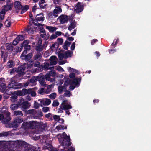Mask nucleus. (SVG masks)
<instances>
[{
	"label": "nucleus",
	"instance_id": "nucleus-7",
	"mask_svg": "<svg viewBox=\"0 0 151 151\" xmlns=\"http://www.w3.org/2000/svg\"><path fill=\"white\" fill-rule=\"evenodd\" d=\"M3 119V122L5 123H7L11 120V118L10 116V113H7L6 114V117L4 118V116L3 114H0V121Z\"/></svg>",
	"mask_w": 151,
	"mask_h": 151
},
{
	"label": "nucleus",
	"instance_id": "nucleus-49",
	"mask_svg": "<svg viewBox=\"0 0 151 151\" xmlns=\"http://www.w3.org/2000/svg\"><path fill=\"white\" fill-rule=\"evenodd\" d=\"M22 49V45L19 47H17L16 48H15L14 49L16 50V52L17 53L18 52H20Z\"/></svg>",
	"mask_w": 151,
	"mask_h": 151
},
{
	"label": "nucleus",
	"instance_id": "nucleus-60",
	"mask_svg": "<svg viewBox=\"0 0 151 151\" xmlns=\"http://www.w3.org/2000/svg\"><path fill=\"white\" fill-rule=\"evenodd\" d=\"M4 24L6 27H9L11 25V22L10 21H9L8 20H7L5 22Z\"/></svg>",
	"mask_w": 151,
	"mask_h": 151
},
{
	"label": "nucleus",
	"instance_id": "nucleus-30",
	"mask_svg": "<svg viewBox=\"0 0 151 151\" xmlns=\"http://www.w3.org/2000/svg\"><path fill=\"white\" fill-rule=\"evenodd\" d=\"M49 18H55L58 17V15H55L52 12H50L48 14Z\"/></svg>",
	"mask_w": 151,
	"mask_h": 151
},
{
	"label": "nucleus",
	"instance_id": "nucleus-20",
	"mask_svg": "<svg viewBox=\"0 0 151 151\" xmlns=\"http://www.w3.org/2000/svg\"><path fill=\"white\" fill-rule=\"evenodd\" d=\"M62 9L59 6H56L53 12L55 15H58L59 13L61 12Z\"/></svg>",
	"mask_w": 151,
	"mask_h": 151
},
{
	"label": "nucleus",
	"instance_id": "nucleus-14",
	"mask_svg": "<svg viewBox=\"0 0 151 151\" xmlns=\"http://www.w3.org/2000/svg\"><path fill=\"white\" fill-rule=\"evenodd\" d=\"M43 53L40 52H38L34 56L33 59L34 60H40L42 58Z\"/></svg>",
	"mask_w": 151,
	"mask_h": 151
},
{
	"label": "nucleus",
	"instance_id": "nucleus-8",
	"mask_svg": "<svg viewBox=\"0 0 151 151\" xmlns=\"http://www.w3.org/2000/svg\"><path fill=\"white\" fill-rule=\"evenodd\" d=\"M58 19H59L60 23L63 24L68 22V18L67 16L65 15H62L60 16Z\"/></svg>",
	"mask_w": 151,
	"mask_h": 151
},
{
	"label": "nucleus",
	"instance_id": "nucleus-10",
	"mask_svg": "<svg viewBox=\"0 0 151 151\" xmlns=\"http://www.w3.org/2000/svg\"><path fill=\"white\" fill-rule=\"evenodd\" d=\"M14 7L16 9V12L18 13L20 10L22 9V5L21 4L19 1H16L14 3Z\"/></svg>",
	"mask_w": 151,
	"mask_h": 151
},
{
	"label": "nucleus",
	"instance_id": "nucleus-56",
	"mask_svg": "<svg viewBox=\"0 0 151 151\" xmlns=\"http://www.w3.org/2000/svg\"><path fill=\"white\" fill-rule=\"evenodd\" d=\"M42 110L43 112H47L49 111V108L47 107H44L42 108Z\"/></svg>",
	"mask_w": 151,
	"mask_h": 151
},
{
	"label": "nucleus",
	"instance_id": "nucleus-26",
	"mask_svg": "<svg viewBox=\"0 0 151 151\" xmlns=\"http://www.w3.org/2000/svg\"><path fill=\"white\" fill-rule=\"evenodd\" d=\"M17 82L15 81L13 79L11 78L10 83L9 84V85L10 86V88H12L16 84H17Z\"/></svg>",
	"mask_w": 151,
	"mask_h": 151
},
{
	"label": "nucleus",
	"instance_id": "nucleus-2",
	"mask_svg": "<svg viewBox=\"0 0 151 151\" xmlns=\"http://www.w3.org/2000/svg\"><path fill=\"white\" fill-rule=\"evenodd\" d=\"M37 127L36 123L34 121L24 122L22 125L21 127L25 130L33 129Z\"/></svg>",
	"mask_w": 151,
	"mask_h": 151
},
{
	"label": "nucleus",
	"instance_id": "nucleus-53",
	"mask_svg": "<svg viewBox=\"0 0 151 151\" xmlns=\"http://www.w3.org/2000/svg\"><path fill=\"white\" fill-rule=\"evenodd\" d=\"M56 96V94L55 93H53L49 95V97L52 99H55Z\"/></svg>",
	"mask_w": 151,
	"mask_h": 151
},
{
	"label": "nucleus",
	"instance_id": "nucleus-33",
	"mask_svg": "<svg viewBox=\"0 0 151 151\" xmlns=\"http://www.w3.org/2000/svg\"><path fill=\"white\" fill-rule=\"evenodd\" d=\"M19 42L20 41H23L24 39V38L23 35H17L16 38Z\"/></svg>",
	"mask_w": 151,
	"mask_h": 151
},
{
	"label": "nucleus",
	"instance_id": "nucleus-54",
	"mask_svg": "<svg viewBox=\"0 0 151 151\" xmlns=\"http://www.w3.org/2000/svg\"><path fill=\"white\" fill-rule=\"evenodd\" d=\"M51 103V101L50 99L46 98L45 99V104L46 105H50Z\"/></svg>",
	"mask_w": 151,
	"mask_h": 151
},
{
	"label": "nucleus",
	"instance_id": "nucleus-48",
	"mask_svg": "<svg viewBox=\"0 0 151 151\" xmlns=\"http://www.w3.org/2000/svg\"><path fill=\"white\" fill-rule=\"evenodd\" d=\"M19 125L16 123H14L13 122V123H11L10 125H9V127H12L14 129H17Z\"/></svg>",
	"mask_w": 151,
	"mask_h": 151
},
{
	"label": "nucleus",
	"instance_id": "nucleus-32",
	"mask_svg": "<svg viewBox=\"0 0 151 151\" xmlns=\"http://www.w3.org/2000/svg\"><path fill=\"white\" fill-rule=\"evenodd\" d=\"M63 109L65 110H68L69 109H72V106L70 104H67L65 105H64L63 106Z\"/></svg>",
	"mask_w": 151,
	"mask_h": 151
},
{
	"label": "nucleus",
	"instance_id": "nucleus-64",
	"mask_svg": "<svg viewBox=\"0 0 151 151\" xmlns=\"http://www.w3.org/2000/svg\"><path fill=\"white\" fill-rule=\"evenodd\" d=\"M69 77L70 78H73L75 77V74L73 73H71L69 75Z\"/></svg>",
	"mask_w": 151,
	"mask_h": 151
},
{
	"label": "nucleus",
	"instance_id": "nucleus-11",
	"mask_svg": "<svg viewBox=\"0 0 151 151\" xmlns=\"http://www.w3.org/2000/svg\"><path fill=\"white\" fill-rule=\"evenodd\" d=\"M37 77L38 78V81L40 84L42 86H45L46 84L45 82V79L44 76H41L40 75H39Z\"/></svg>",
	"mask_w": 151,
	"mask_h": 151
},
{
	"label": "nucleus",
	"instance_id": "nucleus-22",
	"mask_svg": "<svg viewBox=\"0 0 151 151\" xmlns=\"http://www.w3.org/2000/svg\"><path fill=\"white\" fill-rule=\"evenodd\" d=\"M29 6L28 5H25L24 6H22V9H21V12L20 14H22L26 12L29 8Z\"/></svg>",
	"mask_w": 151,
	"mask_h": 151
},
{
	"label": "nucleus",
	"instance_id": "nucleus-61",
	"mask_svg": "<svg viewBox=\"0 0 151 151\" xmlns=\"http://www.w3.org/2000/svg\"><path fill=\"white\" fill-rule=\"evenodd\" d=\"M42 47H40V46H37L35 48L36 50L37 51V52H40V51H42Z\"/></svg>",
	"mask_w": 151,
	"mask_h": 151
},
{
	"label": "nucleus",
	"instance_id": "nucleus-18",
	"mask_svg": "<svg viewBox=\"0 0 151 151\" xmlns=\"http://www.w3.org/2000/svg\"><path fill=\"white\" fill-rule=\"evenodd\" d=\"M32 56V53H29L27 55L24 56L22 58L23 59L25 60L26 61H29L30 62V60Z\"/></svg>",
	"mask_w": 151,
	"mask_h": 151
},
{
	"label": "nucleus",
	"instance_id": "nucleus-1",
	"mask_svg": "<svg viewBox=\"0 0 151 151\" xmlns=\"http://www.w3.org/2000/svg\"><path fill=\"white\" fill-rule=\"evenodd\" d=\"M12 145L11 148H14L16 151H24L25 147L27 146L28 143L23 141H17V142L9 141Z\"/></svg>",
	"mask_w": 151,
	"mask_h": 151
},
{
	"label": "nucleus",
	"instance_id": "nucleus-55",
	"mask_svg": "<svg viewBox=\"0 0 151 151\" xmlns=\"http://www.w3.org/2000/svg\"><path fill=\"white\" fill-rule=\"evenodd\" d=\"M33 61H30V62H29V63H27V67L31 68L33 67Z\"/></svg>",
	"mask_w": 151,
	"mask_h": 151
},
{
	"label": "nucleus",
	"instance_id": "nucleus-25",
	"mask_svg": "<svg viewBox=\"0 0 151 151\" xmlns=\"http://www.w3.org/2000/svg\"><path fill=\"white\" fill-rule=\"evenodd\" d=\"M76 27V23L74 21L71 23L68 28V29L69 31H71L72 29L75 28Z\"/></svg>",
	"mask_w": 151,
	"mask_h": 151
},
{
	"label": "nucleus",
	"instance_id": "nucleus-3",
	"mask_svg": "<svg viewBox=\"0 0 151 151\" xmlns=\"http://www.w3.org/2000/svg\"><path fill=\"white\" fill-rule=\"evenodd\" d=\"M18 104L19 105L21 106L22 110L24 111H26L25 109L29 107V103L28 101H26L23 98L20 99Z\"/></svg>",
	"mask_w": 151,
	"mask_h": 151
},
{
	"label": "nucleus",
	"instance_id": "nucleus-62",
	"mask_svg": "<svg viewBox=\"0 0 151 151\" xmlns=\"http://www.w3.org/2000/svg\"><path fill=\"white\" fill-rule=\"evenodd\" d=\"M0 87L4 90H5L6 88V84L4 83H2L0 84Z\"/></svg>",
	"mask_w": 151,
	"mask_h": 151
},
{
	"label": "nucleus",
	"instance_id": "nucleus-34",
	"mask_svg": "<svg viewBox=\"0 0 151 151\" xmlns=\"http://www.w3.org/2000/svg\"><path fill=\"white\" fill-rule=\"evenodd\" d=\"M18 104H12L10 106V108L12 110H14L17 109L19 107Z\"/></svg>",
	"mask_w": 151,
	"mask_h": 151
},
{
	"label": "nucleus",
	"instance_id": "nucleus-37",
	"mask_svg": "<svg viewBox=\"0 0 151 151\" xmlns=\"http://www.w3.org/2000/svg\"><path fill=\"white\" fill-rule=\"evenodd\" d=\"M57 40L58 42L56 43H57V47H59V45H62L63 43V40L62 38H58Z\"/></svg>",
	"mask_w": 151,
	"mask_h": 151
},
{
	"label": "nucleus",
	"instance_id": "nucleus-50",
	"mask_svg": "<svg viewBox=\"0 0 151 151\" xmlns=\"http://www.w3.org/2000/svg\"><path fill=\"white\" fill-rule=\"evenodd\" d=\"M60 137L63 139H64V138H67L70 137L69 136H67L66 134L65 133V132H63V134H61L60 135Z\"/></svg>",
	"mask_w": 151,
	"mask_h": 151
},
{
	"label": "nucleus",
	"instance_id": "nucleus-59",
	"mask_svg": "<svg viewBox=\"0 0 151 151\" xmlns=\"http://www.w3.org/2000/svg\"><path fill=\"white\" fill-rule=\"evenodd\" d=\"M58 36H57V35H56L55 34H53L51 35L50 37V40H52L53 39L56 38Z\"/></svg>",
	"mask_w": 151,
	"mask_h": 151
},
{
	"label": "nucleus",
	"instance_id": "nucleus-5",
	"mask_svg": "<svg viewBox=\"0 0 151 151\" xmlns=\"http://www.w3.org/2000/svg\"><path fill=\"white\" fill-rule=\"evenodd\" d=\"M71 144L70 137L64 138V139H63L62 145L64 148H66L70 146Z\"/></svg>",
	"mask_w": 151,
	"mask_h": 151
},
{
	"label": "nucleus",
	"instance_id": "nucleus-39",
	"mask_svg": "<svg viewBox=\"0 0 151 151\" xmlns=\"http://www.w3.org/2000/svg\"><path fill=\"white\" fill-rule=\"evenodd\" d=\"M49 64L47 62H45L44 63V65L43 66V68L45 70H47V69L51 70V68H49Z\"/></svg>",
	"mask_w": 151,
	"mask_h": 151
},
{
	"label": "nucleus",
	"instance_id": "nucleus-4",
	"mask_svg": "<svg viewBox=\"0 0 151 151\" xmlns=\"http://www.w3.org/2000/svg\"><path fill=\"white\" fill-rule=\"evenodd\" d=\"M26 68V67L24 65H21L18 67L17 68V73L16 76L20 77L23 76L25 74L24 71Z\"/></svg>",
	"mask_w": 151,
	"mask_h": 151
},
{
	"label": "nucleus",
	"instance_id": "nucleus-17",
	"mask_svg": "<svg viewBox=\"0 0 151 151\" xmlns=\"http://www.w3.org/2000/svg\"><path fill=\"white\" fill-rule=\"evenodd\" d=\"M59 51L58 53V56L59 59L60 60H62L63 58L64 59L65 56L64 53H61L60 52H63L64 51V50L63 49L61 50L60 48L59 49Z\"/></svg>",
	"mask_w": 151,
	"mask_h": 151
},
{
	"label": "nucleus",
	"instance_id": "nucleus-9",
	"mask_svg": "<svg viewBox=\"0 0 151 151\" xmlns=\"http://www.w3.org/2000/svg\"><path fill=\"white\" fill-rule=\"evenodd\" d=\"M44 150H48L50 151H58L57 149L53 147L52 145L49 143H46L43 147Z\"/></svg>",
	"mask_w": 151,
	"mask_h": 151
},
{
	"label": "nucleus",
	"instance_id": "nucleus-29",
	"mask_svg": "<svg viewBox=\"0 0 151 151\" xmlns=\"http://www.w3.org/2000/svg\"><path fill=\"white\" fill-rule=\"evenodd\" d=\"M58 90L59 93L60 94L63 91V90L66 89V88L64 86H60L58 87Z\"/></svg>",
	"mask_w": 151,
	"mask_h": 151
},
{
	"label": "nucleus",
	"instance_id": "nucleus-27",
	"mask_svg": "<svg viewBox=\"0 0 151 151\" xmlns=\"http://www.w3.org/2000/svg\"><path fill=\"white\" fill-rule=\"evenodd\" d=\"M67 126H63L62 125H60L57 126L56 127V129L59 131L61 129L63 130L66 129Z\"/></svg>",
	"mask_w": 151,
	"mask_h": 151
},
{
	"label": "nucleus",
	"instance_id": "nucleus-23",
	"mask_svg": "<svg viewBox=\"0 0 151 151\" xmlns=\"http://www.w3.org/2000/svg\"><path fill=\"white\" fill-rule=\"evenodd\" d=\"M23 121V119L21 118L17 117L14 119L13 122L14 123L20 124Z\"/></svg>",
	"mask_w": 151,
	"mask_h": 151
},
{
	"label": "nucleus",
	"instance_id": "nucleus-58",
	"mask_svg": "<svg viewBox=\"0 0 151 151\" xmlns=\"http://www.w3.org/2000/svg\"><path fill=\"white\" fill-rule=\"evenodd\" d=\"M39 101H40V102L41 106H42V105H43L44 106H46V105H45V99H39L38 100Z\"/></svg>",
	"mask_w": 151,
	"mask_h": 151
},
{
	"label": "nucleus",
	"instance_id": "nucleus-13",
	"mask_svg": "<svg viewBox=\"0 0 151 151\" xmlns=\"http://www.w3.org/2000/svg\"><path fill=\"white\" fill-rule=\"evenodd\" d=\"M21 45H22V48L24 47V48L25 50L27 51L30 50L31 46L28 44L27 40L24 41L21 44Z\"/></svg>",
	"mask_w": 151,
	"mask_h": 151
},
{
	"label": "nucleus",
	"instance_id": "nucleus-31",
	"mask_svg": "<svg viewBox=\"0 0 151 151\" xmlns=\"http://www.w3.org/2000/svg\"><path fill=\"white\" fill-rule=\"evenodd\" d=\"M14 115L19 116H23V114L21 111H14Z\"/></svg>",
	"mask_w": 151,
	"mask_h": 151
},
{
	"label": "nucleus",
	"instance_id": "nucleus-40",
	"mask_svg": "<svg viewBox=\"0 0 151 151\" xmlns=\"http://www.w3.org/2000/svg\"><path fill=\"white\" fill-rule=\"evenodd\" d=\"M40 63L38 61L36 60L35 62L33 61V66L35 67L40 68Z\"/></svg>",
	"mask_w": 151,
	"mask_h": 151
},
{
	"label": "nucleus",
	"instance_id": "nucleus-41",
	"mask_svg": "<svg viewBox=\"0 0 151 151\" xmlns=\"http://www.w3.org/2000/svg\"><path fill=\"white\" fill-rule=\"evenodd\" d=\"M119 41V39H115L114 40L113 43L111 44L112 46H113L114 48H115L116 47V45L118 43Z\"/></svg>",
	"mask_w": 151,
	"mask_h": 151
},
{
	"label": "nucleus",
	"instance_id": "nucleus-42",
	"mask_svg": "<svg viewBox=\"0 0 151 151\" xmlns=\"http://www.w3.org/2000/svg\"><path fill=\"white\" fill-rule=\"evenodd\" d=\"M68 70L69 72L77 73L78 74V70L73 69L70 67H68Z\"/></svg>",
	"mask_w": 151,
	"mask_h": 151
},
{
	"label": "nucleus",
	"instance_id": "nucleus-28",
	"mask_svg": "<svg viewBox=\"0 0 151 151\" xmlns=\"http://www.w3.org/2000/svg\"><path fill=\"white\" fill-rule=\"evenodd\" d=\"M26 31L29 34H32L34 33V30L32 28L30 27H28L26 29Z\"/></svg>",
	"mask_w": 151,
	"mask_h": 151
},
{
	"label": "nucleus",
	"instance_id": "nucleus-19",
	"mask_svg": "<svg viewBox=\"0 0 151 151\" xmlns=\"http://www.w3.org/2000/svg\"><path fill=\"white\" fill-rule=\"evenodd\" d=\"M38 77L34 76L32 77L29 81L30 83H32L34 85L36 84V82L38 81Z\"/></svg>",
	"mask_w": 151,
	"mask_h": 151
},
{
	"label": "nucleus",
	"instance_id": "nucleus-44",
	"mask_svg": "<svg viewBox=\"0 0 151 151\" xmlns=\"http://www.w3.org/2000/svg\"><path fill=\"white\" fill-rule=\"evenodd\" d=\"M59 102L57 100H54L52 104V106L53 107H56L59 105Z\"/></svg>",
	"mask_w": 151,
	"mask_h": 151
},
{
	"label": "nucleus",
	"instance_id": "nucleus-36",
	"mask_svg": "<svg viewBox=\"0 0 151 151\" xmlns=\"http://www.w3.org/2000/svg\"><path fill=\"white\" fill-rule=\"evenodd\" d=\"M35 25L38 26L39 29H40V31H42V30H45L43 27H42V25L40 23L37 24L36 23H35L34 24Z\"/></svg>",
	"mask_w": 151,
	"mask_h": 151
},
{
	"label": "nucleus",
	"instance_id": "nucleus-43",
	"mask_svg": "<svg viewBox=\"0 0 151 151\" xmlns=\"http://www.w3.org/2000/svg\"><path fill=\"white\" fill-rule=\"evenodd\" d=\"M5 10L6 12L8 11L9 10H11L12 9L11 5V4L7 5L5 6Z\"/></svg>",
	"mask_w": 151,
	"mask_h": 151
},
{
	"label": "nucleus",
	"instance_id": "nucleus-21",
	"mask_svg": "<svg viewBox=\"0 0 151 151\" xmlns=\"http://www.w3.org/2000/svg\"><path fill=\"white\" fill-rule=\"evenodd\" d=\"M73 53V52L70 50H68L65 51L64 53L65 56L64 59H66L68 58L71 57Z\"/></svg>",
	"mask_w": 151,
	"mask_h": 151
},
{
	"label": "nucleus",
	"instance_id": "nucleus-57",
	"mask_svg": "<svg viewBox=\"0 0 151 151\" xmlns=\"http://www.w3.org/2000/svg\"><path fill=\"white\" fill-rule=\"evenodd\" d=\"M39 106L40 104L36 101H35L34 104V108L36 109H38L39 108Z\"/></svg>",
	"mask_w": 151,
	"mask_h": 151
},
{
	"label": "nucleus",
	"instance_id": "nucleus-52",
	"mask_svg": "<svg viewBox=\"0 0 151 151\" xmlns=\"http://www.w3.org/2000/svg\"><path fill=\"white\" fill-rule=\"evenodd\" d=\"M35 111V110L34 109L29 110L26 111V113L27 114H33Z\"/></svg>",
	"mask_w": 151,
	"mask_h": 151
},
{
	"label": "nucleus",
	"instance_id": "nucleus-51",
	"mask_svg": "<svg viewBox=\"0 0 151 151\" xmlns=\"http://www.w3.org/2000/svg\"><path fill=\"white\" fill-rule=\"evenodd\" d=\"M43 4H41L40 3V2L39 3V5L40 7L42 9H45L47 6L46 4L43 5Z\"/></svg>",
	"mask_w": 151,
	"mask_h": 151
},
{
	"label": "nucleus",
	"instance_id": "nucleus-45",
	"mask_svg": "<svg viewBox=\"0 0 151 151\" xmlns=\"http://www.w3.org/2000/svg\"><path fill=\"white\" fill-rule=\"evenodd\" d=\"M40 33H42V34H41L40 35L42 38H44L46 36V32L45 30L40 31Z\"/></svg>",
	"mask_w": 151,
	"mask_h": 151
},
{
	"label": "nucleus",
	"instance_id": "nucleus-35",
	"mask_svg": "<svg viewBox=\"0 0 151 151\" xmlns=\"http://www.w3.org/2000/svg\"><path fill=\"white\" fill-rule=\"evenodd\" d=\"M9 134V132H3L2 133H0V137H7Z\"/></svg>",
	"mask_w": 151,
	"mask_h": 151
},
{
	"label": "nucleus",
	"instance_id": "nucleus-24",
	"mask_svg": "<svg viewBox=\"0 0 151 151\" xmlns=\"http://www.w3.org/2000/svg\"><path fill=\"white\" fill-rule=\"evenodd\" d=\"M15 65V63L12 60H9L7 63V67L9 68H11Z\"/></svg>",
	"mask_w": 151,
	"mask_h": 151
},
{
	"label": "nucleus",
	"instance_id": "nucleus-63",
	"mask_svg": "<svg viewBox=\"0 0 151 151\" xmlns=\"http://www.w3.org/2000/svg\"><path fill=\"white\" fill-rule=\"evenodd\" d=\"M60 117V116H58L57 115H54L53 116V119L55 121H58Z\"/></svg>",
	"mask_w": 151,
	"mask_h": 151
},
{
	"label": "nucleus",
	"instance_id": "nucleus-16",
	"mask_svg": "<svg viewBox=\"0 0 151 151\" xmlns=\"http://www.w3.org/2000/svg\"><path fill=\"white\" fill-rule=\"evenodd\" d=\"M46 28L51 33H53L57 29V28L56 27L48 26H46Z\"/></svg>",
	"mask_w": 151,
	"mask_h": 151
},
{
	"label": "nucleus",
	"instance_id": "nucleus-47",
	"mask_svg": "<svg viewBox=\"0 0 151 151\" xmlns=\"http://www.w3.org/2000/svg\"><path fill=\"white\" fill-rule=\"evenodd\" d=\"M15 73H17V69L16 68H13L11 69L10 71V74L11 75L14 74Z\"/></svg>",
	"mask_w": 151,
	"mask_h": 151
},
{
	"label": "nucleus",
	"instance_id": "nucleus-6",
	"mask_svg": "<svg viewBox=\"0 0 151 151\" xmlns=\"http://www.w3.org/2000/svg\"><path fill=\"white\" fill-rule=\"evenodd\" d=\"M84 9V6L80 2H78L76 4L75 8V11L77 13H79L82 12Z\"/></svg>",
	"mask_w": 151,
	"mask_h": 151
},
{
	"label": "nucleus",
	"instance_id": "nucleus-15",
	"mask_svg": "<svg viewBox=\"0 0 151 151\" xmlns=\"http://www.w3.org/2000/svg\"><path fill=\"white\" fill-rule=\"evenodd\" d=\"M44 19L45 18L44 17V15L42 13L37 14L36 16V20L37 21H43Z\"/></svg>",
	"mask_w": 151,
	"mask_h": 151
},
{
	"label": "nucleus",
	"instance_id": "nucleus-38",
	"mask_svg": "<svg viewBox=\"0 0 151 151\" xmlns=\"http://www.w3.org/2000/svg\"><path fill=\"white\" fill-rule=\"evenodd\" d=\"M6 48L10 52H12L13 50V47L12 45H9L6 46Z\"/></svg>",
	"mask_w": 151,
	"mask_h": 151
},
{
	"label": "nucleus",
	"instance_id": "nucleus-12",
	"mask_svg": "<svg viewBox=\"0 0 151 151\" xmlns=\"http://www.w3.org/2000/svg\"><path fill=\"white\" fill-rule=\"evenodd\" d=\"M82 78L81 77L77 78H75L73 80V83L76 86L78 87L80 85V83L81 80Z\"/></svg>",
	"mask_w": 151,
	"mask_h": 151
},
{
	"label": "nucleus",
	"instance_id": "nucleus-46",
	"mask_svg": "<svg viewBox=\"0 0 151 151\" xmlns=\"http://www.w3.org/2000/svg\"><path fill=\"white\" fill-rule=\"evenodd\" d=\"M71 94L70 91L67 90H66L64 94L65 96L67 97H70L71 96Z\"/></svg>",
	"mask_w": 151,
	"mask_h": 151
}]
</instances>
